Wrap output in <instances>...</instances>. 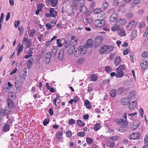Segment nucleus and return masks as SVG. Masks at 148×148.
<instances>
[{
  "label": "nucleus",
  "instance_id": "f3484780",
  "mask_svg": "<svg viewBox=\"0 0 148 148\" xmlns=\"http://www.w3.org/2000/svg\"><path fill=\"white\" fill-rule=\"evenodd\" d=\"M34 62L33 58H31L30 60H28L27 62V66L28 69H30L32 66V63Z\"/></svg>",
  "mask_w": 148,
  "mask_h": 148
},
{
  "label": "nucleus",
  "instance_id": "5fc2aeb1",
  "mask_svg": "<svg viewBox=\"0 0 148 148\" xmlns=\"http://www.w3.org/2000/svg\"><path fill=\"white\" fill-rule=\"evenodd\" d=\"M105 70L107 72L109 73L112 71V69L109 66H107L105 67Z\"/></svg>",
  "mask_w": 148,
  "mask_h": 148
},
{
  "label": "nucleus",
  "instance_id": "49530a36",
  "mask_svg": "<svg viewBox=\"0 0 148 148\" xmlns=\"http://www.w3.org/2000/svg\"><path fill=\"white\" fill-rule=\"evenodd\" d=\"M35 30L34 29H32L30 31H29V36L31 37H32L34 36V34L35 33Z\"/></svg>",
  "mask_w": 148,
  "mask_h": 148
},
{
  "label": "nucleus",
  "instance_id": "4c0bfd02",
  "mask_svg": "<svg viewBox=\"0 0 148 148\" xmlns=\"http://www.w3.org/2000/svg\"><path fill=\"white\" fill-rule=\"evenodd\" d=\"M85 60V58L84 57L80 58L77 60V62L80 64H82L84 63Z\"/></svg>",
  "mask_w": 148,
  "mask_h": 148
},
{
  "label": "nucleus",
  "instance_id": "774afa93",
  "mask_svg": "<svg viewBox=\"0 0 148 148\" xmlns=\"http://www.w3.org/2000/svg\"><path fill=\"white\" fill-rule=\"evenodd\" d=\"M148 142V133L146 135L145 137L144 143L145 144Z\"/></svg>",
  "mask_w": 148,
  "mask_h": 148
},
{
  "label": "nucleus",
  "instance_id": "6e6d98bb",
  "mask_svg": "<svg viewBox=\"0 0 148 148\" xmlns=\"http://www.w3.org/2000/svg\"><path fill=\"white\" fill-rule=\"evenodd\" d=\"M130 50L128 48L125 49L123 51V54L124 55H127V54L130 53Z\"/></svg>",
  "mask_w": 148,
  "mask_h": 148
},
{
  "label": "nucleus",
  "instance_id": "9b49d317",
  "mask_svg": "<svg viewBox=\"0 0 148 148\" xmlns=\"http://www.w3.org/2000/svg\"><path fill=\"white\" fill-rule=\"evenodd\" d=\"M118 17V14L116 13L112 14L110 17V21L111 22H114Z\"/></svg>",
  "mask_w": 148,
  "mask_h": 148
},
{
  "label": "nucleus",
  "instance_id": "de8ad7c7",
  "mask_svg": "<svg viewBox=\"0 0 148 148\" xmlns=\"http://www.w3.org/2000/svg\"><path fill=\"white\" fill-rule=\"evenodd\" d=\"M44 6V4L43 3L39 4L37 5V8L42 11V7Z\"/></svg>",
  "mask_w": 148,
  "mask_h": 148
},
{
  "label": "nucleus",
  "instance_id": "4468645a",
  "mask_svg": "<svg viewBox=\"0 0 148 148\" xmlns=\"http://www.w3.org/2000/svg\"><path fill=\"white\" fill-rule=\"evenodd\" d=\"M75 47L74 45L71 46L67 52V53L69 55H71L73 54V52L75 51Z\"/></svg>",
  "mask_w": 148,
  "mask_h": 148
},
{
  "label": "nucleus",
  "instance_id": "0e129e2a",
  "mask_svg": "<svg viewBox=\"0 0 148 148\" xmlns=\"http://www.w3.org/2000/svg\"><path fill=\"white\" fill-rule=\"evenodd\" d=\"M59 98V97L58 96H57L56 98L54 99L53 100V104L56 106H57L56 102L58 100V99Z\"/></svg>",
  "mask_w": 148,
  "mask_h": 148
},
{
  "label": "nucleus",
  "instance_id": "680f3d73",
  "mask_svg": "<svg viewBox=\"0 0 148 148\" xmlns=\"http://www.w3.org/2000/svg\"><path fill=\"white\" fill-rule=\"evenodd\" d=\"M145 26V23L143 22H141L140 23L139 25L138 26V27L140 29H143L144 28Z\"/></svg>",
  "mask_w": 148,
  "mask_h": 148
},
{
  "label": "nucleus",
  "instance_id": "7ed1b4c3",
  "mask_svg": "<svg viewBox=\"0 0 148 148\" xmlns=\"http://www.w3.org/2000/svg\"><path fill=\"white\" fill-rule=\"evenodd\" d=\"M106 23V21L104 19H97L95 22V25L98 27H103Z\"/></svg>",
  "mask_w": 148,
  "mask_h": 148
},
{
  "label": "nucleus",
  "instance_id": "a19ab883",
  "mask_svg": "<svg viewBox=\"0 0 148 148\" xmlns=\"http://www.w3.org/2000/svg\"><path fill=\"white\" fill-rule=\"evenodd\" d=\"M101 127V125L99 123H97L95 124L94 127V130L97 131L99 130Z\"/></svg>",
  "mask_w": 148,
  "mask_h": 148
},
{
  "label": "nucleus",
  "instance_id": "1a4fd4ad",
  "mask_svg": "<svg viewBox=\"0 0 148 148\" xmlns=\"http://www.w3.org/2000/svg\"><path fill=\"white\" fill-rule=\"evenodd\" d=\"M126 22L127 21L125 19L120 18L118 19L115 22L116 24L119 25L120 27V26L125 24Z\"/></svg>",
  "mask_w": 148,
  "mask_h": 148
},
{
  "label": "nucleus",
  "instance_id": "37998d69",
  "mask_svg": "<svg viewBox=\"0 0 148 148\" xmlns=\"http://www.w3.org/2000/svg\"><path fill=\"white\" fill-rule=\"evenodd\" d=\"M10 128L9 125L6 124L4 126L3 130L4 132H7L9 130Z\"/></svg>",
  "mask_w": 148,
  "mask_h": 148
},
{
  "label": "nucleus",
  "instance_id": "69168bd1",
  "mask_svg": "<svg viewBox=\"0 0 148 148\" xmlns=\"http://www.w3.org/2000/svg\"><path fill=\"white\" fill-rule=\"evenodd\" d=\"M133 16V14L131 12L128 13L126 14V16L128 18H132Z\"/></svg>",
  "mask_w": 148,
  "mask_h": 148
},
{
  "label": "nucleus",
  "instance_id": "f704fd0d",
  "mask_svg": "<svg viewBox=\"0 0 148 148\" xmlns=\"http://www.w3.org/2000/svg\"><path fill=\"white\" fill-rule=\"evenodd\" d=\"M106 17V14L103 12H101L97 16L98 19H103Z\"/></svg>",
  "mask_w": 148,
  "mask_h": 148
},
{
  "label": "nucleus",
  "instance_id": "dca6fc26",
  "mask_svg": "<svg viewBox=\"0 0 148 148\" xmlns=\"http://www.w3.org/2000/svg\"><path fill=\"white\" fill-rule=\"evenodd\" d=\"M46 2L52 6H55L57 3V0H46Z\"/></svg>",
  "mask_w": 148,
  "mask_h": 148
},
{
  "label": "nucleus",
  "instance_id": "bf43d9fd",
  "mask_svg": "<svg viewBox=\"0 0 148 148\" xmlns=\"http://www.w3.org/2000/svg\"><path fill=\"white\" fill-rule=\"evenodd\" d=\"M110 139H111L112 141H116L117 140H119V137L117 136H115L111 137Z\"/></svg>",
  "mask_w": 148,
  "mask_h": 148
},
{
  "label": "nucleus",
  "instance_id": "58836bf2",
  "mask_svg": "<svg viewBox=\"0 0 148 148\" xmlns=\"http://www.w3.org/2000/svg\"><path fill=\"white\" fill-rule=\"evenodd\" d=\"M97 76L95 74H92L90 76L91 80L93 82H95L97 80Z\"/></svg>",
  "mask_w": 148,
  "mask_h": 148
},
{
  "label": "nucleus",
  "instance_id": "b1692460",
  "mask_svg": "<svg viewBox=\"0 0 148 148\" xmlns=\"http://www.w3.org/2000/svg\"><path fill=\"white\" fill-rule=\"evenodd\" d=\"M84 4L81 5L80 4L79 7L80 8V11L82 13H84L86 12L87 11V7L84 5Z\"/></svg>",
  "mask_w": 148,
  "mask_h": 148
},
{
  "label": "nucleus",
  "instance_id": "864d4df0",
  "mask_svg": "<svg viewBox=\"0 0 148 148\" xmlns=\"http://www.w3.org/2000/svg\"><path fill=\"white\" fill-rule=\"evenodd\" d=\"M101 12V9L99 8L95 9L94 11V13L95 14H99Z\"/></svg>",
  "mask_w": 148,
  "mask_h": 148
},
{
  "label": "nucleus",
  "instance_id": "473e14b6",
  "mask_svg": "<svg viewBox=\"0 0 148 148\" xmlns=\"http://www.w3.org/2000/svg\"><path fill=\"white\" fill-rule=\"evenodd\" d=\"M84 105L86 108L88 109H90L91 108L92 105L90 102L88 100H86L85 101Z\"/></svg>",
  "mask_w": 148,
  "mask_h": 148
},
{
  "label": "nucleus",
  "instance_id": "20e7f679",
  "mask_svg": "<svg viewBox=\"0 0 148 148\" xmlns=\"http://www.w3.org/2000/svg\"><path fill=\"white\" fill-rule=\"evenodd\" d=\"M103 40V38L101 36H97L95 38L94 41L95 47H97L102 42Z\"/></svg>",
  "mask_w": 148,
  "mask_h": 148
},
{
  "label": "nucleus",
  "instance_id": "72a5a7b5",
  "mask_svg": "<svg viewBox=\"0 0 148 148\" xmlns=\"http://www.w3.org/2000/svg\"><path fill=\"white\" fill-rule=\"evenodd\" d=\"M127 130V127L125 126H122L119 128V131L120 132H123Z\"/></svg>",
  "mask_w": 148,
  "mask_h": 148
},
{
  "label": "nucleus",
  "instance_id": "aec40b11",
  "mask_svg": "<svg viewBox=\"0 0 148 148\" xmlns=\"http://www.w3.org/2000/svg\"><path fill=\"white\" fill-rule=\"evenodd\" d=\"M63 134V132L60 131L57 132L56 134V138L59 140H60L63 138L62 137Z\"/></svg>",
  "mask_w": 148,
  "mask_h": 148
},
{
  "label": "nucleus",
  "instance_id": "f8f14e48",
  "mask_svg": "<svg viewBox=\"0 0 148 148\" xmlns=\"http://www.w3.org/2000/svg\"><path fill=\"white\" fill-rule=\"evenodd\" d=\"M130 101L129 98H124L121 100V103L123 105H127Z\"/></svg>",
  "mask_w": 148,
  "mask_h": 148
},
{
  "label": "nucleus",
  "instance_id": "052dcab7",
  "mask_svg": "<svg viewBox=\"0 0 148 148\" xmlns=\"http://www.w3.org/2000/svg\"><path fill=\"white\" fill-rule=\"evenodd\" d=\"M72 135L71 132V131H68L66 132V136L67 137L70 138Z\"/></svg>",
  "mask_w": 148,
  "mask_h": 148
},
{
  "label": "nucleus",
  "instance_id": "09e8293b",
  "mask_svg": "<svg viewBox=\"0 0 148 148\" xmlns=\"http://www.w3.org/2000/svg\"><path fill=\"white\" fill-rule=\"evenodd\" d=\"M27 75L26 72L24 73H21L20 75V76L21 78L22 79H25Z\"/></svg>",
  "mask_w": 148,
  "mask_h": 148
},
{
  "label": "nucleus",
  "instance_id": "4be33fe9",
  "mask_svg": "<svg viewBox=\"0 0 148 148\" xmlns=\"http://www.w3.org/2000/svg\"><path fill=\"white\" fill-rule=\"evenodd\" d=\"M51 53L50 52H48L46 53L45 62L46 64H48L50 62V60Z\"/></svg>",
  "mask_w": 148,
  "mask_h": 148
},
{
  "label": "nucleus",
  "instance_id": "c9c22d12",
  "mask_svg": "<svg viewBox=\"0 0 148 148\" xmlns=\"http://www.w3.org/2000/svg\"><path fill=\"white\" fill-rule=\"evenodd\" d=\"M116 122L120 125H123V123L125 124V121H124L123 119L120 118L116 120Z\"/></svg>",
  "mask_w": 148,
  "mask_h": 148
},
{
  "label": "nucleus",
  "instance_id": "39448f33",
  "mask_svg": "<svg viewBox=\"0 0 148 148\" xmlns=\"http://www.w3.org/2000/svg\"><path fill=\"white\" fill-rule=\"evenodd\" d=\"M10 112V108L7 110L0 109V114L2 116L9 114Z\"/></svg>",
  "mask_w": 148,
  "mask_h": 148
},
{
  "label": "nucleus",
  "instance_id": "423d86ee",
  "mask_svg": "<svg viewBox=\"0 0 148 148\" xmlns=\"http://www.w3.org/2000/svg\"><path fill=\"white\" fill-rule=\"evenodd\" d=\"M80 1L79 0H74L72 3L71 6L73 10H77V8L79 7Z\"/></svg>",
  "mask_w": 148,
  "mask_h": 148
},
{
  "label": "nucleus",
  "instance_id": "2f4dec72",
  "mask_svg": "<svg viewBox=\"0 0 148 148\" xmlns=\"http://www.w3.org/2000/svg\"><path fill=\"white\" fill-rule=\"evenodd\" d=\"M58 47L57 46H56L52 49L51 51V55L54 56L56 54L58 50Z\"/></svg>",
  "mask_w": 148,
  "mask_h": 148
},
{
  "label": "nucleus",
  "instance_id": "5701e85b",
  "mask_svg": "<svg viewBox=\"0 0 148 148\" xmlns=\"http://www.w3.org/2000/svg\"><path fill=\"white\" fill-rule=\"evenodd\" d=\"M137 24V23L136 21H133L129 23L127 25V27H130V29H132L133 27L135 26Z\"/></svg>",
  "mask_w": 148,
  "mask_h": 148
},
{
  "label": "nucleus",
  "instance_id": "e2e57ef3",
  "mask_svg": "<svg viewBox=\"0 0 148 148\" xmlns=\"http://www.w3.org/2000/svg\"><path fill=\"white\" fill-rule=\"evenodd\" d=\"M46 27L47 30L51 29L52 28V26L50 23H47L46 25Z\"/></svg>",
  "mask_w": 148,
  "mask_h": 148
},
{
  "label": "nucleus",
  "instance_id": "a211bd4d",
  "mask_svg": "<svg viewBox=\"0 0 148 148\" xmlns=\"http://www.w3.org/2000/svg\"><path fill=\"white\" fill-rule=\"evenodd\" d=\"M106 146L108 147H112L114 146L115 143L111 139L109 138L106 143Z\"/></svg>",
  "mask_w": 148,
  "mask_h": 148
},
{
  "label": "nucleus",
  "instance_id": "2eb2a0df",
  "mask_svg": "<svg viewBox=\"0 0 148 148\" xmlns=\"http://www.w3.org/2000/svg\"><path fill=\"white\" fill-rule=\"evenodd\" d=\"M137 103L136 101H132L129 105L128 108L130 109H132L135 108L137 106Z\"/></svg>",
  "mask_w": 148,
  "mask_h": 148
},
{
  "label": "nucleus",
  "instance_id": "0eeeda50",
  "mask_svg": "<svg viewBox=\"0 0 148 148\" xmlns=\"http://www.w3.org/2000/svg\"><path fill=\"white\" fill-rule=\"evenodd\" d=\"M140 134L138 132L134 133L129 136V138L130 139H137L140 137Z\"/></svg>",
  "mask_w": 148,
  "mask_h": 148
},
{
  "label": "nucleus",
  "instance_id": "9d476101",
  "mask_svg": "<svg viewBox=\"0 0 148 148\" xmlns=\"http://www.w3.org/2000/svg\"><path fill=\"white\" fill-rule=\"evenodd\" d=\"M15 85L16 88L17 90L21 91V89L22 85V82L21 80L19 79L17 80L15 82Z\"/></svg>",
  "mask_w": 148,
  "mask_h": 148
},
{
  "label": "nucleus",
  "instance_id": "8fccbe9b",
  "mask_svg": "<svg viewBox=\"0 0 148 148\" xmlns=\"http://www.w3.org/2000/svg\"><path fill=\"white\" fill-rule=\"evenodd\" d=\"M110 95L112 97H115L116 95V90H112L110 92Z\"/></svg>",
  "mask_w": 148,
  "mask_h": 148
},
{
  "label": "nucleus",
  "instance_id": "ddd939ff",
  "mask_svg": "<svg viewBox=\"0 0 148 148\" xmlns=\"http://www.w3.org/2000/svg\"><path fill=\"white\" fill-rule=\"evenodd\" d=\"M50 14L51 16L53 17H55L57 15V12L55 10L54 8H51L49 11Z\"/></svg>",
  "mask_w": 148,
  "mask_h": 148
},
{
  "label": "nucleus",
  "instance_id": "13d9d810",
  "mask_svg": "<svg viewBox=\"0 0 148 148\" xmlns=\"http://www.w3.org/2000/svg\"><path fill=\"white\" fill-rule=\"evenodd\" d=\"M86 141L87 143L89 144L92 142L93 140L91 138L89 137H87L86 138Z\"/></svg>",
  "mask_w": 148,
  "mask_h": 148
},
{
  "label": "nucleus",
  "instance_id": "a878e982",
  "mask_svg": "<svg viewBox=\"0 0 148 148\" xmlns=\"http://www.w3.org/2000/svg\"><path fill=\"white\" fill-rule=\"evenodd\" d=\"M93 44V41L91 39H89L88 40L86 44H85V45H86L88 48V47H91Z\"/></svg>",
  "mask_w": 148,
  "mask_h": 148
},
{
  "label": "nucleus",
  "instance_id": "f03ea898",
  "mask_svg": "<svg viewBox=\"0 0 148 148\" xmlns=\"http://www.w3.org/2000/svg\"><path fill=\"white\" fill-rule=\"evenodd\" d=\"M114 48V47L112 45H104L100 49V53L101 54L108 53L112 51Z\"/></svg>",
  "mask_w": 148,
  "mask_h": 148
},
{
  "label": "nucleus",
  "instance_id": "cd10ccee",
  "mask_svg": "<svg viewBox=\"0 0 148 148\" xmlns=\"http://www.w3.org/2000/svg\"><path fill=\"white\" fill-rule=\"evenodd\" d=\"M121 62L120 57L117 56L114 59V64L116 66L118 65Z\"/></svg>",
  "mask_w": 148,
  "mask_h": 148
},
{
  "label": "nucleus",
  "instance_id": "338daca9",
  "mask_svg": "<svg viewBox=\"0 0 148 148\" xmlns=\"http://www.w3.org/2000/svg\"><path fill=\"white\" fill-rule=\"evenodd\" d=\"M23 50V45L20 43H19L18 45V51H21Z\"/></svg>",
  "mask_w": 148,
  "mask_h": 148
},
{
  "label": "nucleus",
  "instance_id": "6ab92c4d",
  "mask_svg": "<svg viewBox=\"0 0 148 148\" xmlns=\"http://www.w3.org/2000/svg\"><path fill=\"white\" fill-rule=\"evenodd\" d=\"M140 65L142 69H147L148 68V62L147 61H143L141 63Z\"/></svg>",
  "mask_w": 148,
  "mask_h": 148
},
{
  "label": "nucleus",
  "instance_id": "79ce46f5",
  "mask_svg": "<svg viewBox=\"0 0 148 148\" xmlns=\"http://www.w3.org/2000/svg\"><path fill=\"white\" fill-rule=\"evenodd\" d=\"M142 57L148 60V52L145 51L142 53Z\"/></svg>",
  "mask_w": 148,
  "mask_h": 148
},
{
  "label": "nucleus",
  "instance_id": "412c9836",
  "mask_svg": "<svg viewBox=\"0 0 148 148\" xmlns=\"http://www.w3.org/2000/svg\"><path fill=\"white\" fill-rule=\"evenodd\" d=\"M64 54V49H62L60 51L59 53L58 58L60 60H62L63 58Z\"/></svg>",
  "mask_w": 148,
  "mask_h": 148
},
{
  "label": "nucleus",
  "instance_id": "3c124183",
  "mask_svg": "<svg viewBox=\"0 0 148 148\" xmlns=\"http://www.w3.org/2000/svg\"><path fill=\"white\" fill-rule=\"evenodd\" d=\"M85 132L82 131L77 133V135L78 136L82 137L85 136Z\"/></svg>",
  "mask_w": 148,
  "mask_h": 148
},
{
  "label": "nucleus",
  "instance_id": "c85d7f7f",
  "mask_svg": "<svg viewBox=\"0 0 148 148\" xmlns=\"http://www.w3.org/2000/svg\"><path fill=\"white\" fill-rule=\"evenodd\" d=\"M137 36V32L136 30H133L131 33V40H133Z\"/></svg>",
  "mask_w": 148,
  "mask_h": 148
},
{
  "label": "nucleus",
  "instance_id": "e433bc0d",
  "mask_svg": "<svg viewBox=\"0 0 148 148\" xmlns=\"http://www.w3.org/2000/svg\"><path fill=\"white\" fill-rule=\"evenodd\" d=\"M124 73L123 72L120 71H116V77H123L124 75Z\"/></svg>",
  "mask_w": 148,
  "mask_h": 148
},
{
  "label": "nucleus",
  "instance_id": "6e6552de",
  "mask_svg": "<svg viewBox=\"0 0 148 148\" xmlns=\"http://www.w3.org/2000/svg\"><path fill=\"white\" fill-rule=\"evenodd\" d=\"M140 125V124L138 122H134L130 125V128L132 130H136Z\"/></svg>",
  "mask_w": 148,
  "mask_h": 148
},
{
  "label": "nucleus",
  "instance_id": "a18cd8bd",
  "mask_svg": "<svg viewBox=\"0 0 148 148\" xmlns=\"http://www.w3.org/2000/svg\"><path fill=\"white\" fill-rule=\"evenodd\" d=\"M125 67L124 65H122L120 66L117 69L116 71H120L123 72L124 70Z\"/></svg>",
  "mask_w": 148,
  "mask_h": 148
},
{
  "label": "nucleus",
  "instance_id": "bb28decb",
  "mask_svg": "<svg viewBox=\"0 0 148 148\" xmlns=\"http://www.w3.org/2000/svg\"><path fill=\"white\" fill-rule=\"evenodd\" d=\"M70 42L71 43L72 42L73 45H76L78 42L77 38L75 36H73L71 37Z\"/></svg>",
  "mask_w": 148,
  "mask_h": 148
},
{
  "label": "nucleus",
  "instance_id": "603ef678",
  "mask_svg": "<svg viewBox=\"0 0 148 148\" xmlns=\"http://www.w3.org/2000/svg\"><path fill=\"white\" fill-rule=\"evenodd\" d=\"M135 95V91H130L129 93V97L131 98H133Z\"/></svg>",
  "mask_w": 148,
  "mask_h": 148
},
{
  "label": "nucleus",
  "instance_id": "393cba45",
  "mask_svg": "<svg viewBox=\"0 0 148 148\" xmlns=\"http://www.w3.org/2000/svg\"><path fill=\"white\" fill-rule=\"evenodd\" d=\"M120 27L119 25L116 24L115 22V24L112 27L111 30L112 31L115 32L120 29Z\"/></svg>",
  "mask_w": 148,
  "mask_h": 148
},
{
  "label": "nucleus",
  "instance_id": "f257e3e1",
  "mask_svg": "<svg viewBox=\"0 0 148 148\" xmlns=\"http://www.w3.org/2000/svg\"><path fill=\"white\" fill-rule=\"evenodd\" d=\"M88 49L86 45H84L80 46L75 52V57H78L80 54L83 55L86 53Z\"/></svg>",
  "mask_w": 148,
  "mask_h": 148
},
{
  "label": "nucleus",
  "instance_id": "7c9ffc66",
  "mask_svg": "<svg viewBox=\"0 0 148 148\" xmlns=\"http://www.w3.org/2000/svg\"><path fill=\"white\" fill-rule=\"evenodd\" d=\"M118 31L119 34L121 36H126V34L125 30L123 28L119 30Z\"/></svg>",
  "mask_w": 148,
  "mask_h": 148
},
{
  "label": "nucleus",
  "instance_id": "ea45409f",
  "mask_svg": "<svg viewBox=\"0 0 148 148\" xmlns=\"http://www.w3.org/2000/svg\"><path fill=\"white\" fill-rule=\"evenodd\" d=\"M36 51L33 48H30L27 51V53L28 54H32Z\"/></svg>",
  "mask_w": 148,
  "mask_h": 148
},
{
  "label": "nucleus",
  "instance_id": "c756f323",
  "mask_svg": "<svg viewBox=\"0 0 148 148\" xmlns=\"http://www.w3.org/2000/svg\"><path fill=\"white\" fill-rule=\"evenodd\" d=\"M8 104L10 108H12L13 107L14 103L13 101L10 99H8Z\"/></svg>",
  "mask_w": 148,
  "mask_h": 148
},
{
  "label": "nucleus",
  "instance_id": "c03bdc74",
  "mask_svg": "<svg viewBox=\"0 0 148 148\" xmlns=\"http://www.w3.org/2000/svg\"><path fill=\"white\" fill-rule=\"evenodd\" d=\"M77 124L78 125L82 127H84L85 125V123L80 120H77Z\"/></svg>",
  "mask_w": 148,
  "mask_h": 148
},
{
  "label": "nucleus",
  "instance_id": "4d7b16f0",
  "mask_svg": "<svg viewBox=\"0 0 148 148\" xmlns=\"http://www.w3.org/2000/svg\"><path fill=\"white\" fill-rule=\"evenodd\" d=\"M123 117L125 119V124L126 125H127L128 124V122L127 121V116L126 113H125L124 114Z\"/></svg>",
  "mask_w": 148,
  "mask_h": 148
}]
</instances>
